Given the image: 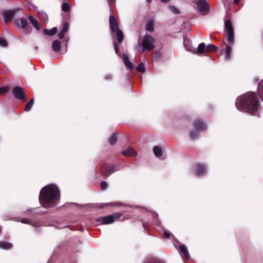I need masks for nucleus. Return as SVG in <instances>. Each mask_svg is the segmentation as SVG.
<instances>
[{"mask_svg":"<svg viewBox=\"0 0 263 263\" xmlns=\"http://www.w3.org/2000/svg\"><path fill=\"white\" fill-rule=\"evenodd\" d=\"M62 10L64 12H68L70 9V5L68 3H64L62 6Z\"/></svg>","mask_w":263,"mask_h":263,"instance_id":"31","label":"nucleus"},{"mask_svg":"<svg viewBox=\"0 0 263 263\" xmlns=\"http://www.w3.org/2000/svg\"><path fill=\"white\" fill-rule=\"evenodd\" d=\"M29 20L31 23L32 24L33 27L38 31L40 30L41 29V26L39 23V22L35 19L32 15H30L29 16Z\"/></svg>","mask_w":263,"mask_h":263,"instance_id":"17","label":"nucleus"},{"mask_svg":"<svg viewBox=\"0 0 263 263\" xmlns=\"http://www.w3.org/2000/svg\"><path fill=\"white\" fill-rule=\"evenodd\" d=\"M123 62L125 65V66L128 68V69H133V65L131 62H130L129 60L128 56L126 54H123Z\"/></svg>","mask_w":263,"mask_h":263,"instance_id":"19","label":"nucleus"},{"mask_svg":"<svg viewBox=\"0 0 263 263\" xmlns=\"http://www.w3.org/2000/svg\"><path fill=\"white\" fill-rule=\"evenodd\" d=\"M33 103H34V99H31L29 100V101L27 103L26 106H25V111H29L33 105Z\"/></svg>","mask_w":263,"mask_h":263,"instance_id":"26","label":"nucleus"},{"mask_svg":"<svg viewBox=\"0 0 263 263\" xmlns=\"http://www.w3.org/2000/svg\"><path fill=\"white\" fill-rule=\"evenodd\" d=\"M194 128L199 132L203 131L206 129V124L200 120H196L194 123Z\"/></svg>","mask_w":263,"mask_h":263,"instance_id":"11","label":"nucleus"},{"mask_svg":"<svg viewBox=\"0 0 263 263\" xmlns=\"http://www.w3.org/2000/svg\"><path fill=\"white\" fill-rule=\"evenodd\" d=\"M199 132L196 130V129H195V130L191 131L190 133V137L193 139L197 138L199 136Z\"/></svg>","mask_w":263,"mask_h":263,"instance_id":"27","label":"nucleus"},{"mask_svg":"<svg viewBox=\"0 0 263 263\" xmlns=\"http://www.w3.org/2000/svg\"><path fill=\"white\" fill-rule=\"evenodd\" d=\"M183 45L186 50L196 52V50H195L193 49L191 44V41L190 39H184L183 41Z\"/></svg>","mask_w":263,"mask_h":263,"instance_id":"16","label":"nucleus"},{"mask_svg":"<svg viewBox=\"0 0 263 263\" xmlns=\"http://www.w3.org/2000/svg\"><path fill=\"white\" fill-rule=\"evenodd\" d=\"M145 263H163V262L160 260H158L155 259H152L148 260L146 261Z\"/></svg>","mask_w":263,"mask_h":263,"instance_id":"35","label":"nucleus"},{"mask_svg":"<svg viewBox=\"0 0 263 263\" xmlns=\"http://www.w3.org/2000/svg\"><path fill=\"white\" fill-rule=\"evenodd\" d=\"M224 34L228 40V44L226 45L224 58L227 60L231 59L232 46L234 41L233 27L229 20L224 21Z\"/></svg>","mask_w":263,"mask_h":263,"instance_id":"3","label":"nucleus"},{"mask_svg":"<svg viewBox=\"0 0 263 263\" xmlns=\"http://www.w3.org/2000/svg\"><path fill=\"white\" fill-rule=\"evenodd\" d=\"M168 8L171 11V12L174 14H178L180 13L179 10L174 6H169Z\"/></svg>","mask_w":263,"mask_h":263,"instance_id":"30","label":"nucleus"},{"mask_svg":"<svg viewBox=\"0 0 263 263\" xmlns=\"http://www.w3.org/2000/svg\"><path fill=\"white\" fill-rule=\"evenodd\" d=\"M15 12V10H5L2 11L1 14L3 17L4 23H7L9 22L13 18Z\"/></svg>","mask_w":263,"mask_h":263,"instance_id":"10","label":"nucleus"},{"mask_svg":"<svg viewBox=\"0 0 263 263\" xmlns=\"http://www.w3.org/2000/svg\"><path fill=\"white\" fill-rule=\"evenodd\" d=\"M28 211L29 212H30V211H32V210H31V209H29V210H28Z\"/></svg>","mask_w":263,"mask_h":263,"instance_id":"48","label":"nucleus"},{"mask_svg":"<svg viewBox=\"0 0 263 263\" xmlns=\"http://www.w3.org/2000/svg\"><path fill=\"white\" fill-rule=\"evenodd\" d=\"M65 35V32H63V31H61L58 34V36L59 37V38L60 39H62L64 37Z\"/></svg>","mask_w":263,"mask_h":263,"instance_id":"38","label":"nucleus"},{"mask_svg":"<svg viewBox=\"0 0 263 263\" xmlns=\"http://www.w3.org/2000/svg\"><path fill=\"white\" fill-rule=\"evenodd\" d=\"M111 205H114V206H118L120 203H118V202H116V203H110Z\"/></svg>","mask_w":263,"mask_h":263,"instance_id":"43","label":"nucleus"},{"mask_svg":"<svg viewBox=\"0 0 263 263\" xmlns=\"http://www.w3.org/2000/svg\"><path fill=\"white\" fill-rule=\"evenodd\" d=\"M122 154L125 156H136L137 153L132 148H128L126 150L122 152Z\"/></svg>","mask_w":263,"mask_h":263,"instance_id":"18","label":"nucleus"},{"mask_svg":"<svg viewBox=\"0 0 263 263\" xmlns=\"http://www.w3.org/2000/svg\"><path fill=\"white\" fill-rule=\"evenodd\" d=\"M155 40L153 36L149 35H145L144 39L142 41V46L143 48L147 50H151L154 48V45Z\"/></svg>","mask_w":263,"mask_h":263,"instance_id":"9","label":"nucleus"},{"mask_svg":"<svg viewBox=\"0 0 263 263\" xmlns=\"http://www.w3.org/2000/svg\"><path fill=\"white\" fill-rule=\"evenodd\" d=\"M217 50V47L212 44L205 45L204 43H201L199 44L197 49H196V53L200 54L203 53H208L216 51Z\"/></svg>","mask_w":263,"mask_h":263,"instance_id":"6","label":"nucleus"},{"mask_svg":"<svg viewBox=\"0 0 263 263\" xmlns=\"http://www.w3.org/2000/svg\"><path fill=\"white\" fill-rule=\"evenodd\" d=\"M25 93L24 89L22 87V83L17 81V100L25 98Z\"/></svg>","mask_w":263,"mask_h":263,"instance_id":"14","label":"nucleus"},{"mask_svg":"<svg viewBox=\"0 0 263 263\" xmlns=\"http://www.w3.org/2000/svg\"><path fill=\"white\" fill-rule=\"evenodd\" d=\"M258 103L259 99L257 96L253 92H249L238 97L235 105L239 110L259 116L258 114L260 111V108Z\"/></svg>","mask_w":263,"mask_h":263,"instance_id":"1","label":"nucleus"},{"mask_svg":"<svg viewBox=\"0 0 263 263\" xmlns=\"http://www.w3.org/2000/svg\"><path fill=\"white\" fill-rule=\"evenodd\" d=\"M58 31V28L57 27H54L51 30L44 29V33L48 35L52 36L55 34Z\"/></svg>","mask_w":263,"mask_h":263,"instance_id":"23","label":"nucleus"},{"mask_svg":"<svg viewBox=\"0 0 263 263\" xmlns=\"http://www.w3.org/2000/svg\"><path fill=\"white\" fill-rule=\"evenodd\" d=\"M108 1L110 2H114L115 1V0H108Z\"/></svg>","mask_w":263,"mask_h":263,"instance_id":"47","label":"nucleus"},{"mask_svg":"<svg viewBox=\"0 0 263 263\" xmlns=\"http://www.w3.org/2000/svg\"><path fill=\"white\" fill-rule=\"evenodd\" d=\"M112 78V76L111 74H108L105 76V79L107 80H110Z\"/></svg>","mask_w":263,"mask_h":263,"instance_id":"40","label":"nucleus"},{"mask_svg":"<svg viewBox=\"0 0 263 263\" xmlns=\"http://www.w3.org/2000/svg\"><path fill=\"white\" fill-rule=\"evenodd\" d=\"M60 200V190L55 184H48L42 189L39 195L40 204L45 208L57 205Z\"/></svg>","mask_w":263,"mask_h":263,"instance_id":"2","label":"nucleus"},{"mask_svg":"<svg viewBox=\"0 0 263 263\" xmlns=\"http://www.w3.org/2000/svg\"><path fill=\"white\" fill-rule=\"evenodd\" d=\"M9 91V87L7 86H0V95H4Z\"/></svg>","mask_w":263,"mask_h":263,"instance_id":"29","label":"nucleus"},{"mask_svg":"<svg viewBox=\"0 0 263 263\" xmlns=\"http://www.w3.org/2000/svg\"><path fill=\"white\" fill-rule=\"evenodd\" d=\"M147 2H150L151 0H147Z\"/></svg>","mask_w":263,"mask_h":263,"instance_id":"49","label":"nucleus"},{"mask_svg":"<svg viewBox=\"0 0 263 263\" xmlns=\"http://www.w3.org/2000/svg\"><path fill=\"white\" fill-rule=\"evenodd\" d=\"M170 0H161V2L162 3H166L170 1Z\"/></svg>","mask_w":263,"mask_h":263,"instance_id":"45","label":"nucleus"},{"mask_svg":"<svg viewBox=\"0 0 263 263\" xmlns=\"http://www.w3.org/2000/svg\"><path fill=\"white\" fill-rule=\"evenodd\" d=\"M196 174L198 176L204 175L206 172V167L201 164H197L196 165Z\"/></svg>","mask_w":263,"mask_h":263,"instance_id":"12","label":"nucleus"},{"mask_svg":"<svg viewBox=\"0 0 263 263\" xmlns=\"http://www.w3.org/2000/svg\"><path fill=\"white\" fill-rule=\"evenodd\" d=\"M25 2H24V5H29L30 4V2L29 0H24Z\"/></svg>","mask_w":263,"mask_h":263,"instance_id":"44","label":"nucleus"},{"mask_svg":"<svg viewBox=\"0 0 263 263\" xmlns=\"http://www.w3.org/2000/svg\"><path fill=\"white\" fill-rule=\"evenodd\" d=\"M7 43L6 40L3 38L0 37V46L5 47L7 46Z\"/></svg>","mask_w":263,"mask_h":263,"instance_id":"33","label":"nucleus"},{"mask_svg":"<svg viewBox=\"0 0 263 263\" xmlns=\"http://www.w3.org/2000/svg\"><path fill=\"white\" fill-rule=\"evenodd\" d=\"M137 70L139 72H144L145 70L144 65L143 63L140 64L137 67Z\"/></svg>","mask_w":263,"mask_h":263,"instance_id":"32","label":"nucleus"},{"mask_svg":"<svg viewBox=\"0 0 263 263\" xmlns=\"http://www.w3.org/2000/svg\"><path fill=\"white\" fill-rule=\"evenodd\" d=\"M12 247V245L11 243L5 242V241H0V248L3 249H11Z\"/></svg>","mask_w":263,"mask_h":263,"instance_id":"22","label":"nucleus"},{"mask_svg":"<svg viewBox=\"0 0 263 263\" xmlns=\"http://www.w3.org/2000/svg\"><path fill=\"white\" fill-rule=\"evenodd\" d=\"M117 141V138L116 135L112 134L109 138V142L110 144H115Z\"/></svg>","mask_w":263,"mask_h":263,"instance_id":"28","label":"nucleus"},{"mask_svg":"<svg viewBox=\"0 0 263 263\" xmlns=\"http://www.w3.org/2000/svg\"><path fill=\"white\" fill-rule=\"evenodd\" d=\"M114 48H115V51H116V54H118V48H117V45H116L115 43H114Z\"/></svg>","mask_w":263,"mask_h":263,"instance_id":"41","label":"nucleus"},{"mask_svg":"<svg viewBox=\"0 0 263 263\" xmlns=\"http://www.w3.org/2000/svg\"><path fill=\"white\" fill-rule=\"evenodd\" d=\"M20 10V9H18V8H17V12H18Z\"/></svg>","mask_w":263,"mask_h":263,"instance_id":"50","label":"nucleus"},{"mask_svg":"<svg viewBox=\"0 0 263 263\" xmlns=\"http://www.w3.org/2000/svg\"><path fill=\"white\" fill-rule=\"evenodd\" d=\"M18 221L22 223L28 224L34 227H37L39 224L37 222L33 221L28 218H20L19 219L17 218V221Z\"/></svg>","mask_w":263,"mask_h":263,"instance_id":"15","label":"nucleus"},{"mask_svg":"<svg viewBox=\"0 0 263 263\" xmlns=\"http://www.w3.org/2000/svg\"><path fill=\"white\" fill-rule=\"evenodd\" d=\"M13 93L15 97H16V87H14L13 90Z\"/></svg>","mask_w":263,"mask_h":263,"instance_id":"42","label":"nucleus"},{"mask_svg":"<svg viewBox=\"0 0 263 263\" xmlns=\"http://www.w3.org/2000/svg\"><path fill=\"white\" fill-rule=\"evenodd\" d=\"M17 28L20 29L23 34H28L32 31V28L29 25L26 18L20 19V23H17Z\"/></svg>","mask_w":263,"mask_h":263,"instance_id":"7","label":"nucleus"},{"mask_svg":"<svg viewBox=\"0 0 263 263\" xmlns=\"http://www.w3.org/2000/svg\"><path fill=\"white\" fill-rule=\"evenodd\" d=\"M115 168H116L115 166H114V165L111 166L110 167H108L106 169L105 172L102 170V173H103V175H104L105 176H108L116 171Z\"/></svg>","mask_w":263,"mask_h":263,"instance_id":"20","label":"nucleus"},{"mask_svg":"<svg viewBox=\"0 0 263 263\" xmlns=\"http://www.w3.org/2000/svg\"><path fill=\"white\" fill-rule=\"evenodd\" d=\"M241 0H234V3L235 4H237L239 1H240Z\"/></svg>","mask_w":263,"mask_h":263,"instance_id":"46","label":"nucleus"},{"mask_svg":"<svg viewBox=\"0 0 263 263\" xmlns=\"http://www.w3.org/2000/svg\"><path fill=\"white\" fill-rule=\"evenodd\" d=\"M146 29L147 31H149L151 32L154 31V23H153V21H152V20L148 21V22L146 24Z\"/></svg>","mask_w":263,"mask_h":263,"instance_id":"25","label":"nucleus"},{"mask_svg":"<svg viewBox=\"0 0 263 263\" xmlns=\"http://www.w3.org/2000/svg\"><path fill=\"white\" fill-rule=\"evenodd\" d=\"M42 18L44 20V21L47 23L48 21V17L47 14L45 13H43L42 14Z\"/></svg>","mask_w":263,"mask_h":263,"instance_id":"36","label":"nucleus"},{"mask_svg":"<svg viewBox=\"0 0 263 263\" xmlns=\"http://www.w3.org/2000/svg\"><path fill=\"white\" fill-rule=\"evenodd\" d=\"M163 235L165 238H170V232L165 231L163 232Z\"/></svg>","mask_w":263,"mask_h":263,"instance_id":"39","label":"nucleus"},{"mask_svg":"<svg viewBox=\"0 0 263 263\" xmlns=\"http://www.w3.org/2000/svg\"><path fill=\"white\" fill-rule=\"evenodd\" d=\"M68 29V24L67 23L64 24V25H63V27L62 31H63V32H65L66 33V32L67 31Z\"/></svg>","mask_w":263,"mask_h":263,"instance_id":"37","label":"nucleus"},{"mask_svg":"<svg viewBox=\"0 0 263 263\" xmlns=\"http://www.w3.org/2000/svg\"><path fill=\"white\" fill-rule=\"evenodd\" d=\"M100 187L102 190H104L107 187V183L105 181H102L100 183Z\"/></svg>","mask_w":263,"mask_h":263,"instance_id":"34","label":"nucleus"},{"mask_svg":"<svg viewBox=\"0 0 263 263\" xmlns=\"http://www.w3.org/2000/svg\"><path fill=\"white\" fill-rule=\"evenodd\" d=\"M52 48L55 52H58L61 49V43L59 41H54L52 43Z\"/></svg>","mask_w":263,"mask_h":263,"instance_id":"24","label":"nucleus"},{"mask_svg":"<svg viewBox=\"0 0 263 263\" xmlns=\"http://www.w3.org/2000/svg\"><path fill=\"white\" fill-rule=\"evenodd\" d=\"M198 10L202 14H206L209 10V6L206 0H194Z\"/></svg>","mask_w":263,"mask_h":263,"instance_id":"8","label":"nucleus"},{"mask_svg":"<svg viewBox=\"0 0 263 263\" xmlns=\"http://www.w3.org/2000/svg\"><path fill=\"white\" fill-rule=\"evenodd\" d=\"M109 25L111 31L116 33L118 42L121 43L124 38L123 34L119 29L118 24L113 15H110L109 17Z\"/></svg>","mask_w":263,"mask_h":263,"instance_id":"4","label":"nucleus"},{"mask_svg":"<svg viewBox=\"0 0 263 263\" xmlns=\"http://www.w3.org/2000/svg\"><path fill=\"white\" fill-rule=\"evenodd\" d=\"M121 214L120 213H115L112 214L103 216L97 219L98 224H108L114 222L116 219L120 218Z\"/></svg>","mask_w":263,"mask_h":263,"instance_id":"5","label":"nucleus"},{"mask_svg":"<svg viewBox=\"0 0 263 263\" xmlns=\"http://www.w3.org/2000/svg\"><path fill=\"white\" fill-rule=\"evenodd\" d=\"M179 252L181 256L186 259H189L190 258L189 253L187 248L184 245H181L179 246Z\"/></svg>","mask_w":263,"mask_h":263,"instance_id":"13","label":"nucleus"},{"mask_svg":"<svg viewBox=\"0 0 263 263\" xmlns=\"http://www.w3.org/2000/svg\"><path fill=\"white\" fill-rule=\"evenodd\" d=\"M153 152L156 157L160 158L162 155V149L158 146H155L154 147Z\"/></svg>","mask_w":263,"mask_h":263,"instance_id":"21","label":"nucleus"}]
</instances>
